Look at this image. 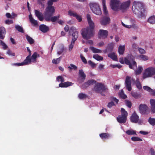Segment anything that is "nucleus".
I'll list each match as a JSON object with an SVG mask.
<instances>
[{
	"label": "nucleus",
	"instance_id": "f257e3e1",
	"mask_svg": "<svg viewBox=\"0 0 155 155\" xmlns=\"http://www.w3.org/2000/svg\"><path fill=\"white\" fill-rule=\"evenodd\" d=\"M119 62L122 64L125 63L128 65L130 68L134 70L137 67L136 62L134 61L133 57L131 55H128L124 59L123 57L120 58Z\"/></svg>",
	"mask_w": 155,
	"mask_h": 155
},
{
	"label": "nucleus",
	"instance_id": "f03ea898",
	"mask_svg": "<svg viewBox=\"0 0 155 155\" xmlns=\"http://www.w3.org/2000/svg\"><path fill=\"white\" fill-rule=\"evenodd\" d=\"M132 10L138 18L143 16L142 12L143 11V4L141 2L134 1L133 3Z\"/></svg>",
	"mask_w": 155,
	"mask_h": 155
},
{
	"label": "nucleus",
	"instance_id": "7ed1b4c3",
	"mask_svg": "<svg viewBox=\"0 0 155 155\" xmlns=\"http://www.w3.org/2000/svg\"><path fill=\"white\" fill-rule=\"evenodd\" d=\"M94 31L90 30L89 28H85L82 29L81 33L83 38L85 39L88 40L90 39L94 36Z\"/></svg>",
	"mask_w": 155,
	"mask_h": 155
},
{
	"label": "nucleus",
	"instance_id": "20e7f679",
	"mask_svg": "<svg viewBox=\"0 0 155 155\" xmlns=\"http://www.w3.org/2000/svg\"><path fill=\"white\" fill-rule=\"evenodd\" d=\"M90 6L93 12L96 15H100L101 11L98 4L95 2H91L90 4Z\"/></svg>",
	"mask_w": 155,
	"mask_h": 155
},
{
	"label": "nucleus",
	"instance_id": "39448f33",
	"mask_svg": "<svg viewBox=\"0 0 155 155\" xmlns=\"http://www.w3.org/2000/svg\"><path fill=\"white\" fill-rule=\"evenodd\" d=\"M120 3L119 0H110V5L111 8L114 11L120 10Z\"/></svg>",
	"mask_w": 155,
	"mask_h": 155
},
{
	"label": "nucleus",
	"instance_id": "423d86ee",
	"mask_svg": "<svg viewBox=\"0 0 155 155\" xmlns=\"http://www.w3.org/2000/svg\"><path fill=\"white\" fill-rule=\"evenodd\" d=\"M48 6L45 9L44 14V18H45L47 17L51 16L55 12V9L54 6L52 5H49L48 4Z\"/></svg>",
	"mask_w": 155,
	"mask_h": 155
},
{
	"label": "nucleus",
	"instance_id": "0eeeda50",
	"mask_svg": "<svg viewBox=\"0 0 155 155\" xmlns=\"http://www.w3.org/2000/svg\"><path fill=\"white\" fill-rule=\"evenodd\" d=\"M155 74V68L150 67L146 69L143 74V78L144 79L151 77Z\"/></svg>",
	"mask_w": 155,
	"mask_h": 155
},
{
	"label": "nucleus",
	"instance_id": "6e6552de",
	"mask_svg": "<svg viewBox=\"0 0 155 155\" xmlns=\"http://www.w3.org/2000/svg\"><path fill=\"white\" fill-rule=\"evenodd\" d=\"M39 57V55L36 52H35L33 53L31 58L29 56H28L25 59V60H26V62L27 64L28 65L30 64L31 62L33 63H35L36 61L37 58Z\"/></svg>",
	"mask_w": 155,
	"mask_h": 155
},
{
	"label": "nucleus",
	"instance_id": "1a4fd4ad",
	"mask_svg": "<svg viewBox=\"0 0 155 155\" xmlns=\"http://www.w3.org/2000/svg\"><path fill=\"white\" fill-rule=\"evenodd\" d=\"M130 3V0H128L122 3L120 2V10L122 12H124L127 11L129 8Z\"/></svg>",
	"mask_w": 155,
	"mask_h": 155
},
{
	"label": "nucleus",
	"instance_id": "9d476101",
	"mask_svg": "<svg viewBox=\"0 0 155 155\" xmlns=\"http://www.w3.org/2000/svg\"><path fill=\"white\" fill-rule=\"evenodd\" d=\"M72 32H73V33L72 34V41H75L78 37V32L76 31V28L74 27H71L69 31V33Z\"/></svg>",
	"mask_w": 155,
	"mask_h": 155
},
{
	"label": "nucleus",
	"instance_id": "9b49d317",
	"mask_svg": "<svg viewBox=\"0 0 155 155\" xmlns=\"http://www.w3.org/2000/svg\"><path fill=\"white\" fill-rule=\"evenodd\" d=\"M139 110L142 114H145L149 112V108L146 105L144 104H140L139 106Z\"/></svg>",
	"mask_w": 155,
	"mask_h": 155
},
{
	"label": "nucleus",
	"instance_id": "f8f14e48",
	"mask_svg": "<svg viewBox=\"0 0 155 155\" xmlns=\"http://www.w3.org/2000/svg\"><path fill=\"white\" fill-rule=\"evenodd\" d=\"M108 33L107 30L100 29L98 33V37L100 39H104L107 37Z\"/></svg>",
	"mask_w": 155,
	"mask_h": 155
},
{
	"label": "nucleus",
	"instance_id": "ddd939ff",
	"mask_svg": "<svg viewBox=\"0 0 155 155\" xmlns=\"http://www.w3.org/2000/svg\"><path fill=\"white\" fill-rule=\"evenodd\" d=\"M68 14L71 16L75 17L78 22H81L82 21V18L81 16L78 15L76 12L73 11H69L68 12Z\"/></svg>",
	"mask_w": 155,
	"mask_h": 155
},
{
	"label": "nucleus",
	"instance_id": "4468645a",
	"mask_svg": "<svg viewBox=\"0 0 155 155\" xmlns=\"http://www.w3.org/2000/svg\"><path fill=\"white\" fill-rule=\"evenodd\" d=\"M106 89L107 88L105 87L103 84L100 83L96 84L94 87V90L97 92H98L100 90H106Z\"/></svg>",
	"mask_w": 155,
	"mask_h": 155
},
{
	"label": "nucleus",
	"instance_id": "2eb2a0df",
	"mask_svg": "<svg viewBox=\"0 0 155 155\" xmlns=\"http://www.w3.org/2000/svg\"><path fill=\"white\" fill-rule=\"evenodd\" d=\"M131 121L133 123H140L141 121L139 120V117L137 114L134 112V113L130 118Z\"/></svg>",
	"mask_w": 155,
	"mask_h": 155
},
{
	"label": "nucleus",
	"instance_id": "dca6fc26",
	"mask_svg": "<svg viewBox=\"0 0 155 155\" xmlns=\"http://www.w3.org/2000/svg\"><path fill=\"white\" fill-rule=\"evenodd\" d=\"M87 18L88 23L89 25V27L87 28H89L90 29H91L92 30L94 31V22L92 20L91 17L89 15L87 14Z\"/></svg>",
	"mask_w": 155,
	"mask_h": 155
},
{
	"label": "nucleus",
	"instance_id": "f3484780",
	"mask_svg": "<svg viewBox=\"0 0 155 155\" xmlns=\"http://www.w3.org/2000/svg\"><path fill=\"white\" fill-rule=\"evenodd\" d=\"M110 21V18L109 17H104L101 19L100 23L102 25H105L109 24Z\"/></svg>",
	"mask_w": 155,
	"mask_h": 155
},
{
	"label": "nucleus",
	"instance_id": "a211bd4d",
	"mask_svg": "<svg viewBox=\"0 0 155 155\" xmlns=\"http://www.w3.org/2000/svg\"><path fill=\"white\" fill-rule=\"evenodd\" d=\"M130 79V77L127 76L125 81L126 87L129 91L131 90Z\"/></svg>",
	"mask_w": 155,
	"mask_h": 155
},
{
	"label": "nucleus",
	"instance_id": "6ab92c4d",
	"mask_svg": "<svg viewBox=\"0 0 155 155\" xmlns=\"http://www.w3.org/2000/svg\"><path fill=\"white\" fill-rule=\"evenodd\" d=\"M79 74L80 78L78 79V81L80 83H82L85 80L86 75L82 70H79Z\"/></svg>",
	"mask_w": 155,
	"mask_h": 155
},
{
	"label": "nucleus",
	"instance_id": "aec40b11",
	"mask_svg": "<svg viewBox=\"0 0 155 155\" xmlns=\"http://www.w3.org/2000/svg\"><path fill=\"white\" fill-rule=\"evenodd\" d=\"M51 16H50L48 17H47L45 19L47 21H51L54 22L56 20H58L60 18V15L54 16L51 17Z\"/></svg>",
	"mask_w": 155,
	"mask_h": 155
},
{
	"label": "nucleus",
	"instance_id": "412c9836",
	"mask_svg": "<svg viewBox=\"0 0 155 155\" xmlns=\"http://www.w3.org/2000/svg\"><path fill=\"white\" fill-rule=\"evenodd\" d=\"M117 121L120 123H124L126 122L127 118L125 116H123L121 115H119L117 117Z\"/></svg>",
	"mask_w": 155,
	"mask_h": 155
},
{
	"label": "nucleus",
	"instance_id": "4be33fe9",
	"mask_svg": "<svg viewBox=\"0 0 155 155\" xmlns=\"http://www.w3.org/2000/svg\"><path fill=\"white\" fill-rule=\"evenodd\" d=\"M150 103L151 106V111L153 114L155 113V100L151 99Z\"/></svg>",
	"mask_w": 155,
	"mask_h": 155
},
{
	"label": "nucleus",
	"instance_id": "5701e85b",
	"mask_svg": "<svg viewBox=\"0 0 155 155\" xmlns=\"http://www.w3.org/2000/svg\"><path fill=\"white\" fill-rule=\"evenodd\" d=\"M35 15L38 17V19L40 21H42L44 19L42 13L40 12L39 10H35Z\"/></svg>",
	"mask_w": 155,
	"mask_h": 155
},
{
	"label": "nucleus",
	"instance_id": "b1692460",
	"mask_svg": "<svg viewBox=\"0 0 155 155\" xmlns=\"http://www.w3.org/2000/svg\"><path fill=\"white\" fill-rule=\"evenodd\" d=\"M35 15L38 17V19L40 21H42L44 19L42 13L40 12L39 10H35Z\"/></svg>",
	"mask_w": 155,
	"mask_h": 155
},
{
	"label": "nucleus",
	"instance_id": "393cba45",
	"mask_svg": "<svg viewBox=\"0 0 155 155\" xmlns=\"http://www.w3.org/2000/svg\"><path fill=\"white\" fill-rule=\"evenodd\" d=\"M6 33L5 28L3 27H0V38L3 39Z\"/></svg>",
	"mask_w": 155,
	"mask_h": 155
},
{
	"label": "nucleus",
	"instance_id": "a878e982",
	"mask_svg": "<svg viewBox=\"0 0 155 155\" xmlns=\"http://www.w3.org/2000/svg\"><path fill=\"white\" fill-rule=\"evenodd\" d=\"M72 83L70 82L67 81L64 83H61L59 84V86L61 87H66L68 86H71Z\"/></svg>",
	"mask_w": 155,
	"mask_h": 155
},
{
	"label": "nucleus",
	"instance_id": "bb28decb",
	"mask_svg": "<svg viewBox=\"0 0 155 155\" xmlns=\"http://www.w3.org/2000/svg\"><path fill=\"white\" fill-rule=\"evenodd\" d=\"M40 30L42 32L45 33L48 31L49 28L44 25H41L39 26Z\"/></svg>",
	"mask_w": 155,
	"mask_h": 155
},
{
	"label": "nucleus",
	"instance_id": "cd10ccee",
	"mask_svg": "<svg viewBox=\"0 0 155 155\" xmlns=\"http://www.w3.org/2000/svg\"><path fill=\"white\" fill-rule=\"evenodd\" d=\"M29 20L31 23L35 26L38 25V22L37 20H35L32 17V16L31 14H30L29 16Z\"/></svg>",
	"mask_w": 155,
	"mask_h": 155
},
{
	"label": "nucleus",
	"instance_id": "c85d7f7f",
	"mask_svg": "<svg viewBox=\"0 0 155 155\" xmlns=\"http://www.w3.org/2000/svg\"><path fill=\"white\" fill-rule=\"evenodd\" d=\"M136 58L143 61H147L149 59V58L148 56L144 55H140L138 56Z\"/></svg>",
	"mask_w": 155,
	"mask_h": 155
},
{
	"label": "nucleus",
	"instance_id": "c756f323",
	"mask_svg": "<svg viewBox=\"0 0 155 155\" xmlns=\"http://www.w3.org/2000/svg\"><path fill=\"white\" fill-rule=\"evenodd\" d=\"M102 5L103 7V10L104 14L107 15L108 14V11L106 6L105 0H102Z\"/></svg>",
	"mask_w": 155,
	"mask_h": 155
},
{
	"label": "nucleus",
	"instance_id": "7c9ffc66",
	"mask_svg": "<svg viewBox=\"0 0 155 155\" xmlns=\"http://www.w3.org/2000/svg\"><path fill=\"white\" fill-rule=\"evenodd\" d=\"M125 45H120L119 47L118 51L119 53L120 54H123L125 50Z\"/></svg>",
	"mask_w": 155,
	"mask_h": 155
},
{
	"label": "nucleus",
	"instance_id": "2f4dec72",
	"mask_svg": "<svg viewBox=\"0 0 155 155\" xmlns=\"http://www.w3.org/2000/svg\"><path fill=\"white\" fill-rule=\"evenodd\" d=\"M108 56L113 60L115 61H117V57L115 53L114 52L110 53L108 54Z\"/></svg>",
	"mask_w": 155,
	"mask_h": 155
},
{
	"label": "nucleus",
	"instance_id": "473e14b6",
	"mask_svg": "<svg viewBox=\"0 0 155 155\" xmlns=\"http://www.w3.org/2000/svg\"><path fill=\"white\" fill-rule=\"evenodd\" d=\"M121 24L125 28H132L137 27V25L133 23H132L131 25H125L123 22H122Z\"/></svg>",
	"mask_w": 155,
	"mask_h": 155
},
{
	"label": "nucleus",
	"instance_id": "72a5a7b5",
	"mask_svg": "<svg viewBox=\"0 0 155 155\" xmlns=\"http://www.w3.org/2000/svg\"><path fill=\"white\" fill-rule=\"evenodd\" d=\"M148 22L151 24H155V15L150 17L148 19Z\"/></svg>",
	"mask_w": 155,
	"mask_h": 155
},
{
	"label": "nucleus",
	"instance_id": "f704fd0d",
	"mask_svg": "<svg viewBox=\"0 0 155 155\" xmlns=\"http://www.w3.org/2000/svg\"><path fill=\"white\" fill-rule=\"evenodd\" d=\"M90 48L92 51L94 53H100L102 52V51L101 50L96 48L92 46L90 47Z\"/></svg>",
	"mask_w": 155,
	"mask_h": 155
},
{
	"label": "nucleus",
	"instance_id": "c9c22d12",
	"mask_svg": "<svg viewBox=\"0 0 155 155\" xmlns=\"http://www.w3.org/2000/svg\"><path fill=\"white\" fill-rule=\"evenodd\" d=\"M143 70V68L141 66H139L137 70L135 71V73L136 75H137L140 74Z\"/></svg>",
	"mask_w": 155,
	"mask_h": 155
},
{
	"label": "nucleus",
	"instance_id": "e433bc0d",
	"mask_svg": "<svg viewBox=\"0 0 155 155\" xmlns=\"http://www.w3.org/2000/svg\"><path fill=\"white\" fill-rule=\"evenodd\" d=\"M26 61V60H25L22 62L13 63L12 64V65L18 66L25 65H27Z\"/></svg>",
	"mask_w": 155,
	"mask_h": 155
},
{
	"label": "nucleus",
	"instance_id": "4c0bfd02",
	"mask_svg": "<svg viewBox=\"0 0 155 155\" xmlns=\"http://www.w3.org/2000/svg\"><path fill=\"white\" fill-rule=\"evenodd\" d=\"M100 136L102 139H105L108 138L110 136L107 134L102 133L100 134Z\"/></svg>",
	"mask_w": 155,
	"mask_h": 155
},
{
	"label": "nucleus",
	"instance_id": "58836bf2",
	"mask_svg": "<svg viewBox=\"0 0 155 155\" xmlns=\"http://www.w3.org/2000/svg\"><path fill=\"white\" fill-rule=\"evenodd\" d=\"M126 133L128 135L136 134V131L132 129L127 130L126 132Z\"/></svg>",
	"mask_w": 155,
	"mask_h": 155
},
{
	"label": "nucleus",
	"instance_id": "ea45409f",
	"mask_svg": "<svg viewBox=\"0 0 155 155\" xmlns=\"http://www.w3.org/2000/svg\"><path fill=\"white\" fill-rule=\"evenodd\" d=\"M135 84L137 87L139 89H141L142 88V86L139 81V79H137L135 82Z\"/></svg>",
	"mask_w": 155,
	"mask_h": 155
},
{
	"label": "nucleus",
	"instance_id": "a19ab883",
	"mask_svg": "<svg viewBox=\"0 0 155 155\" xmlns=\"http://www.w3.org/2000/svg\"><path fill=\"white\" fill-rule=\"evenodd\" d=\"M131 94L132 96L134 98H137L140 97V95L136 92H131Z\"/></svg>",
	"mask_w": 155,
	"mask_h": 155
},
{
	"label": "nucleus",
	"instance_id": "79ce46f5",
	"mask_svg": "<svg viewBox=\"0 0 155 155\" xmlns=\"http://www.w3.org/2000/svg\"><path fill=\"white\" fill-rule=\"evenodd\" d=\"M26 39L30 44H31L34 43V41L28 35H26Z\"/></svg>",
	"mask_w": 155,
	"mask_h": 155
},
{
	"label": "nucleus",
	"instance_id": "37998d69",
	"mask_svg": "<svg viewBox=\"0 0 155 155\" xmlns=\"http://www.w3.org/2000/svg\"><path fill=\"white\" fill-rule=\"evenodd\" d=\"M121 116H125L126 118H127V116L128 115V113L123 108H121Z\"/></svg>",
	"mask_w": 155,
	"mask_h": 155
},
{
	"label": "nucleus",
	"instance_id": "c03bdc74",
	"mask_svg": "<svg viewBox=\"0 0 155 155\" xmlns=\"http://www.w3.org/2000/svg\"><path fill=\"white\" fill-rule=\"evenodd\" d=\"M93 58L97 61H101L103 59V57L97 54L94 55Z\"/></svg>",
	"mask_w": 155,
	"mask_h": 155
},
{
	"label": "nucleus",
	"instance_id": "a18cd8bd",
	"mask_svg": "<svg viewBox=\"0 0 155 155\" xmlns=\"http://www.w3.org/2000/svg\"><path fill=\"white\" fill-rule=\"evenodd\" d=\"M95 82V81L94 80H89L87 82L85 83L84 85L86 87H87L89 85Z\"/></svg>",
	"mask_w": 155,
	"mask_h": 155
},
{
	"label": "nucleus",
	"instance_id": "49530a36",
	"mask_svg": "<svg viewBox=\"0 0 155 155\" xmlns=\"http://www.w3.org/2000/svg\"><path fill=\"white\" fill-rule=\"evenodd\" d=\"M15 28L19 32H23L22 28L21 26L18 25H16L15 26Z\"/></svg>",
	"mask_w": 155,
	"mask_h": 155
},
{
	"label": "nucleus",
	"instance_id": "de8ad7c7",
	"mask_svg": "<svg viewBox=\"0 0 155 155\" xmlns=\"http://www.w3.org/2000/svg\"><path fill=\"white\" fill-rule=\"evenodd\" d=\"M61 57H60V58L55 59H53L52 61V63L55 64H58L61 59Z\"/></svg>",
	"mask_w": 155,
	"mask_h": 155
},
{
	"label": "nucleus",
	"instance_id": "09e8293b",
	"mask_svg": "<svg viewBox=\"0 0 155 155\" xmlns=\"http://www.w3.org/2000/svg\"><path fill=\"white\" fill-rule=\"evenodd\" d=\"M119 96L124 99H125L127 98V96L124 94L123 91L121 90L119 93Z\"/></svg>",
	"mask_w": 155,
	"mask_h": 155
},
{
	"label": "nucleus",
	"instance_id": "8fccbe9b",
	"mask_svg": "<svg viewBox=\"0 0 155 155\" xmlns=\"http://www.w3.org/2000/svg\"><path fill=\"white\" fill-rule=\"evenodd\" d=\"M0 45L3 46V48L5 50L6 49L8 48V46L6 44L1 40H0Z\"/></svg>",
	"mask_w": 155,
	"mask_h": 155
},
{
	"label": "nucleus",
	"instance_id": "3c124183",
	"mask_svg": "<svg viewBox=\"0 0 155 155\" xmlns=\"http://www.w3.org/2000/svg\"><path fill=\"white\" fill-rule=\"evenodd\" d=\"M149 122L150 124L153 125H155V119L150 118L149 120Z\"/></svg>",
	"mask_w": 155,
	"mask_h": 155
},
{
	"label": "nucleus",
	"instance_id": "603ef678",
	"mask_svg": "<svg viewBox=\"0 0 155 155\" xmlns=\"http://www.w3.org/2000/svg\"><path fill=\"white\" fill-rule=\"evenodd\" d=\"M143 88L145 90L147 91L150 92V93H151V92L153 91L152 89H151L150 87L147 86H144L143 87Z\"/></svg>",
	"mask_w": 155,
	"mask_h": 155
},
{
	"label": "nucleus",
	"instance_id": "864d4df0",
	"mask_svg": "<svg viewBox=\"0 0 155 155\" xmlns=\"http://www.w3.org/2000/svg\"><path fill=\"white\" fill-rule=\"evenodd\" d=\"M75 41H71V44L69 45V50L70 51H71L72 49L73 48L74 45V44Z\"/></svg>",
	"mask_w": 155,
	"mask_h": 155
},
{
	"label": "nucleus",
	"instance_id": "5fc2aeb1",
	"mask_svg": "<svg viewBox=\"0 0 155 155\" xmlns=\"http://www.w3.org/2000/svg\"><path fill=\"white\" fill-rule=\"evenodd\" d=\"M57 80L58 82L61 81V82L64 81V78L61 76H58L57 78Z\"/></svg>",
	"mask_w": 155,
	"mask_h": 155
},
{
	"label": "nucleus",
	"instance_id": "6e6d98bb",
	"mask_svg": "<svg viewBox=\"0 0 155 155\" xmlns=\"http://www.w3.org/2000/svg\"><path fill=\"white\" fill-rule=\"evenodd\" d=\"M68 68L70 70L72 69L76 70L77 69V67L74 64H71L70 66L68 67Z\"/></svg>",
	"mask_w": 155,
	"mask_h": 155
},
{
	"label": "nucleus",
	"instance_id": "4d7b16f0",
	"mask_svg": "<svg viewBox=\"0 0 155 155\" xmlns=\"http://www.w3.org/2000/svg\"><path fill=\"white\" fill-rule=\"evenodd\" d=\"M131 140L134 141H142V140L140 138L136 137H131Z\"/></svg>",
	"mask_w": 155,
	"mask_h": 155
},
{
	"label": "nucleus",
	"instance_id": "13d9d810",
	"mask_svg": "<svg viewBox=\"0 0 155 155\" xmlns=\"http://www.w3.org/2000/svg\"><path fill=\"white\" fill-rule=\"evenodd\" d=\"M7 54L9 56H14L15 55V54L14 53L12 52L10 50H8L7 52Z\"/></svg>",
	"mask_w": 155,
	"mask_h": 155
},
{
	"label": "nucleus",
	"instance_id": "bf43d9fd",
	"mask_svg": "<svg viewBox=\"0 0 155 155\" xmlns=\"http://www.w3.org/2000/svg\"><path fill=\"white\" fill-rule=\"evenodd\" d=\"M86 95L84 94L80 93L78 95V97L80 99H83L86 98Z\"/></svg>",
	"mask_w": 155,
	"mask_h": 155
},
{
	"label": "nucleus",
	"instance_id": "052dcab7",
	"mask_svg": "<svg viewBox=\"0 0 155 155\" xmlns=\"http://www.w3.org/2000/svg\"><path fill=\"white\" fill-rule=\"evenodd\" d=\"M80 57L82 61L84 63L86 64L87 63V60L86 58L84 57L83 55L82 54H81Z\"/></svg>",
	"mask_w": 155,
	"mask_h": 155
},
{
	"label": "nucleus",
	"instance_id": "680f3d73",
	"mask_svg": "<svg viewBox=\"0 0 155 155\" xmlns=\"http://www.w3.org/2000/svg\"><path fill=\"white\" fill-rule=\"evenodd\" d=\"M125 103L126 105L129 108H130L131 107V103L130 102L127 100H125Z\"/></svg>",
	"mask_w": 155,
	"mask_h": 155
},
{
	"label": "nucleus",
	"instance_id": "e2e57ef3",
	"mask_svg": "<svg viewBox=\"0 0 155 155\" xmlns=\"http://www.w3.org/2000/svg\"><path fill=\"white\" fill-rule=\"evenodd\" d=\"M88 63L90 64L92 67L94 68L96 66V64L94 63L93 62L91 61H88Z\"/></svg>",
	"mask_w": 155,
	"mask_h": 155
},
{
	"label": "nucleus",
	"instance_id": "0e129e2a",
	"mask_svg": "<svg viewBox=\"0 0 155 155\" xmlns=\"http://www.w3.org/2000/svg\"><path fill=\"white\" fill-rule=\"evenodd\" d=\"M59 0H49L48 2V4L49 5H52L54 2H56Z\"/></svg>",
	"mask_w": 155,
	"mask_h": 155
},
{
	"label": "nucleus",
	"instance_id": "69168bd1",
	"mask_svg": "<svg viewBox=\"0 0 155 155\" xmlns=\"http://www.w3.org/2000/svg\"><path fill=\"white\" fill-rule=\"evenodd\" d=\"M138 51L139 53L141 54H144L145 53V50L142 48H139L138 49Z\"/></svg>",
	"mask_w": 155,
	"mask_h": 155
},
{
	"label": "nucleus",
	"instance_id": "338daca9",
	"mask_svg": "<svg viewBox=\"0 0 155 155\" xmlns=\"http://www.w3.org/2000/svg\"><path fill=\"white\" fill-rule=\"evenodd\" d=\"M64 50V47H62L61 48L59 49L58 51V54H61L63 51Z\"/></svg>",
	"mask_w": 155,
	"mask_h": 155
},
{
	"label": "nucleus",
	"instance_id": "774afa93",
	"mask_svg": "<svg viewBox=\"0 0 155 155\" xmlns=\"http://www.w3.org/2000/svg\"><path fill=\"white\" fill-rule=\"evenodd\" d=\"M5 23L6 24L9 25L10 24H12L13 23V21L12 20H7L5 21Z\"/></svg>",
	"mask_w": 155,
	"mask_h": 155
}]
</instances>
